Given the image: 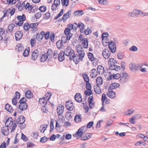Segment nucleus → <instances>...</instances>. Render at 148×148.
Masks as SVG:
<instances>
[{
	"instance_id": "nucleus-6",
	"label": "nucleus",
	"mask_w": 148,
	"mask_h": 148,
	"mask_svg": "<svg viewBox=\"0 0 148 148\" xmlns=\"http://www.w3.org/2000/svg\"><path fill=\"white\" fill-rule=\"evenodd\" d=\"M71 29L70 28H66L64 30V33L66 36V40H69L73 36V34L70 33Z\"/></svg>"
},
{
	"instance_id": "nucleus-63",
	"label": "nucleus",
	"mask_w": 148,
	"mask_h": 148,
	"mask_svg": "<svg viewBox=\"0 0 148 148\" xmlns=\"http://www.w3.org/2000/svg\"><path fill=\"white\" fill-rule=\"evenodd\" d=\"M20 93L18 91H16L15 93V96L13 98H15L16 99H19L20 98Z\"/></svg>"
},
{
	"instance_id": "nucleus-49",
	"label": "nucleus",
	"mask_w": 148,
	"mask_h": 148,
	"mask_svg": "<svg viewBox=\"0 0 148 148\" xmlns=\"http://www.w3.org/2000/svg\"><path fill=\"white\" fill-rule=\"evenodd\" d=\"M29 12L30 13L31 12L33 13L35 12V10L34 9V7L32 5H30L29 4Z\"/></svg>"
},
{
	"instance_id": "nucleus-33",
	"label": "nucleus",
	"mask_w": 148,
	"mask_h": 148,
	"mask_svg": "<svg viewBox=\"0 0 148 148\" xmlns=\"http://www.w3.org/2000/svg\"><path fill=\"white\" fill-rule=\"evenodd\" d=\"M84 14V12L82 10H78L74 12L73 13L74 15L75 16L77 15L78 16H82Z\"/></svg>"
},
{
	"instance_id": "nucleus-35",
	"label": "nucleus",
	"mask_w": 148,
	"mask_h": 148,
	"mask_svg": "<svg viewBox=\"0 0 148 148\" xmlns=\"http://www.w3.org/2000/svg\"><path fill=\"white\" fill-rule=\"evenodd\" d=\"M82 46L84 48H87L88 46V40L87 38H86L82 42Z\"/></svg>"
},
{
	"instance_id": "nucleus-21",
	"label": "nucleus",
	"mask_w": 148,
	"mask_h": 148,
	"mask_svg": "<svg viewBox=\"0 0 148 148\" xmlns=\"http://www.w3.org/2000/svg\"><path fill=\"white\" fill-rule=\"evenodd\" d=\"M71 11H69L68 12L63 15L62 19L64 22H65L67 19L71 16Z\"/></svg>"
},
{
	"instance_id": "nucleus-41",
	"label": "nucleus",
	"mask_w": 148,
	"mask_h": 148,
	"mask_svg": "<svg viewBox=\"0 0 148 148\" xmlns=\"http://www.w3.org/2000/svg\"><path fill=\"white\" fill-rule=\"evenodd\" d=\"M71 112L68 111L66 113L65 118L68 120H70L71 119V116L70 113Z\"/></svg>"
},
{
	"instance_id": "nucleus-4",
	"label": "nucleus",
	"mask_w": 148,
	"mask_h": 148,
	"mask_svg": "<svg viewBox=\"0 0 148 148\" xmlns=\"http://www.w3.org/2000/svg\"><path fill=\"white\" fill-rule=\"evenodd\" d=\"M142 67V66L139 64H136L134 63H130L129 65L130 69L133 72L139 70Z\"/></svg>"
},
{
	"instance_id": "nucleus-20",
	"label": "nucleus",
	"mask_w": 148,
	"mask_h": 148,
	"mask_svg": "<svg viewBox=\"0 0 148 148\" xmlns=\"http://www.w3.org/2000/svg\"><path fill=\"white\" fill-rule=\"evenodd\" d=\"M7 127H3L1 129V132L4 136L8 135L9 133V129Z\"/></svg>"
},
{
	"instance_id": "nucleus-24",
	"label": "nucleus",
	"mask_w": 148,
	"mask_h": 148,
	"mask_svg": "<svg viewBox=\"0 0 148 148\" xmlns=\"http://www.w3.org/2000/svg\"><path fill=\"white\" fill-rule=\"evenodd\" d=\"M16 50V51L19 52L22 51L24 49V47L23 45L22 44H17L15 47Z\"/></svg>"
},
{
	"instance_id": "nucleus-39",
	"label": "nucleus",
	"mask_w": 148,
	"mask_h": 148,
	"mask_svg": "<svg viewBox=\"0 0 148 148\" xmlns=\"http://www.w3.org/2000/svg\"><path fill=\"white\" fill-rule=\"evenodd\" d=\"M99 86H97L96 88L95 86L94 87V89L95 92L98 94H99L101 92V90Z\"/></svg>"
},
{
	"instance_id": "nucleus-55",
	"label": "nucleus",
	"mask_w": 148,
	"mask_h": 148,
	"mask_svg": "<svg viewBox=\"0 0 148 148\" xmlns=\"http://www.w3.org/2000/svg\"><path fill=\"white\" fill-rule=\"evenodd\" d=\"M121 77V75L119 73L112 75L113 79H118Z\"/></svg>"
},
{
	"instance_id": "nucleus-56",
	"label": "nucleus",
	"mask_w": 148,
	"mask_h": 148,
	"mask_svg": "<svg viewBox=\"0 0 148 148\" xmlns=\"http://www.w3.org/2000/svg\"><path fill=\"white\" fill-rule=\"evenodd\" d=\"M129 49L131 51H136L138 50V48L136 46H133L130 48Z\"/></svg>"
},
{
	"instance_id": "nucleus-18",
	"label": "nucleus",
	"mask_w": 148,
	"mask_h": 148,
	"mask_svg": "<svg viewBox=\"0 0 148 148\" xmlns=\"http://www.w3.org/2000/svg\"><path fill=\"white\" fill-rule=\"evenodd\" d=\"M65 55L64 51H61L58 54V58L59 61L62 62L64 59V55Z\"/></svg>"
},
{
	"instance_id": "nucleus-1",
	"label": "nucleus",
	"mask_w": 148,
	"mask_h": 148,
	"mask_svg": "<svg viewBox=\"0 0 148 148\" xmlns=\"http://www.w3.org/2000/svg\"><path fill=\"white\" fill-rule=\"evenodd\" d=\"M78 55L75 54V56L72 59L73 62L76 64H77L80 61H82L85 55V52L83 48L81 47L80 48L77 49Z\"/></svg>"
},
{
	"instance_id": "nucleus-12",
	"label": "nucleus",
	"mask_w": 148,
	"mask_h": 148,
	"mask_svg": "<svg viewBox=\"0 0 148 148\" xmlns=\"http://www.w3.org/2000/svg\"><path fill=\"white\" fill-rule=\"evenodd\" d=\"M39 51L37 49L34 50L32 52L31 55V59L33 61H35L39 56Z\"/></svg>"
},
{
	"instance_id": "nucleus-3",
	"label": "nucleus",
	"mask_w": 148,
	"mask_h": 148,
	"mask_svg": "<svg viewBox=\"0 0 148 148\" xmlns=\"http://www.w3.org/2000/svg\"><path fill=\"white\" fill-rule=\"evenodd\" d=\"M64 52L65 55L68 57H69L70 60L71 61L75 54V53L73 50L70 47H67L65 49Z\"/></svg>"
},
{
	"instance_id": "nucleus-38",
	"label": "nucleus",
	"mask_w": 148,
	"mask_h": 148,
	"mask_svg": "<svg viewBox=\"0 0 148 148\" xmlns=\"http://www.w3.org/2000/svg\"><path fill=\"white\" fill-rule=\"evenodd\" d=\"M39 102L40 104H43L44 105H46L47 103V101L46 100L45 97L42 98H40L39 99Z\"/></svg>"
},
{
	"instance_id": "nucleus-37",
	"label": "nucleus",
	"mask_w": 148,
	"mask_h": 148,
	"mask_svg": "<svg viewBox=\"0 0 148 148\" xmlns=\"http://www.w3.org/2000/svg\"><path fill=\"white\" fill-rule=\"evenodd\" d=\"M30 24L26 22L24 24L23 28L25 31H28L29 30Z\"/></svg>"
},
{
	"instance_id": "nucleus-30",
	"label": "nucleus",
	"mask_w": 148,
	"mask_h": 148,
	"mask_svg": "<svg viewBox=\"0 0 148 148\" xmlns=\"http://www.w3.org/2000/svg\"><path fill=\"white\" fill-rule=\"evenodd\" d=\"M48 125L43 124L41 125L40 128V130L41 133H44L45 131L46 130L47 128Z\"/></svg>"
},
{
	"instance_id": "nucleus-44",
	"label": "nucleus",
	"mask_w": 148,
	"mask_h": 148,
	"mask_svg": "<svg viewBox=\"0 0 148 148\" xmlns=\"http://www.w3.org/2000/svg\"><path fill=\"white\" fill-rule=\"evenodd\" d=\"M50 128L49 130L50 133L53 130L54 128L53 125V120L51 119L50 122Z\"/></svg>"
},
{
	"instance_id": "nucleus-29",
	"label": "nucleus",
	"mask_w": 148,
	"mask_h": 148,
	"mask_svg": "<svg viewBox=\"0 0 148 148\" xmlns=\"http://www.w3.org/2000/svg\"><path fill=\"white\" fill-rule=\"evenodd\" d=\"M82 76L85 82L86 83H89V79L88 76L86 73L82 74Z\"/></svg>"
},
{
	"instance_id": "nucleus-15",
	"label": "nucleus",
	"mask_w": 148,
	"mask_h": 148,
	"mask_svg": "<svg viewBox=\"0 0 148 148\" xmlns=\"http://www.w3.org/2000/svg\"><path fill=\"white\" fill-rule=\"evenodd\" d=\"M65 106L66 108L70 111H72L73 110L74 106L71 101L66 102Z\"/></svg>"
},
{
	"instance_id": "nucleus-59",
	"label": "nucleus",
	"mask_w": 148,
	"mask_h": 148,
	"mask_svg": "<svg viewBox=\"0 0 148 148\" xmlns=\"http://www.w3.org/2000/svg\"><path fill=\"white\" fill-rule=\"evenodd\" d=\"M78 27V25L77 24L75 23L72 24V29H73L74 31H76L77 28Z\"/></svg>"
},
{
	"instance_id": "nucleus-34",
	"label": "nucleus",
	"mask_w": 148,
	"mask_h": 148,
	"mask_svg": "<svg viewBox=\"0 0 148 148\" xmlns=\"http://www.w3.org/2000/svg\"><path fill=\"white\" fill-rule=\"evenodd\" d=\"M97 70L99 74H102L104 71V68L102 66L99 65L97 67Z\"/></svg>"
},
{
	"instance_id": "nucleus-47",
	"label": "nucleus",
	"mask_w": 148,
	"mask_h": 148,
	"mask_svg": "<svg viewBox=\"0 0 148 148\" xmlns=\"http://www.w3.org/2000/svg\"><path fill=\"white\" fill-rule=\"evenodd\" d=\"M64 10L62 9L60 12L56 16L54 17V19H57L59 17H60L63 14V12Z\"/></svg>"
},
{
	"instance_id": "nucleus-19",
	"label": "nucleus",
	"mask_w": 148,
	"mask_h": 148,
	"mask_svg": "<svg viewBox=\"0 0 148 148\" xmlns=\"http://www.w3.org/2000/svg\"><path fill=\"white\" fill-rule=\"evenodd\" d=\"M18 108L22 111L25 110L27 108V104L26 103H23V104L20 103Z\"/></svg>"
},
{
	"instance_id": "nucleus-43",
	"label": "nucleus",
	"mask_w": 148,
	"mask_h": 148,
	"mask_svg": "<svg viewBox=\"0 0 148 148\" xmlns=\"http://www.w3.org/2000/svg\"><path fill=\"white\" fill-rule=\"evenodd\" d=\"M15 26V25L13 23H11L9 24L8 27V29L9 31L10 32H12Z\"/></svg>"
},
{
	"instance_id": "nucleus-60",
	"label": "nucleus",
	"mask_w": 148,
	"mask_h": 148,
	"mask_svg": "<svg viewBox=\"0 0 148 148\" xmlns=\"http://www.w3.org/2000/svg\"><path fill=\"white\" fill-rule=\"evenodd\" d=\"M10 37L8 34H6L4 37L3 40L4 41V42L5 44H7V41L9 40Z\"/></svg>"
},
{
	"instance_id": "nucleus-2",
	"label": "nucleus",
	"mask_w": 148,
	"mask_h": 148,
	"mask_svg": "<svg viewBox=\"0 0 148 148\" xmlns=\"http://www.w3.org/2000/svg\"><path fill=\"white\" fill-rule=\"evenodd\" d=\"M116 62L114 58H110L108 61L109 69L112 70H115L117 71H120L121 69V67L116 65Z\"/></svg>"
},
{
	"instance_id": "nucleus-25",
	"label": "nucleus",
	"mask_w": 148,
	"mask_h": 148,
	"mask_svg": "<svg viewBox=\"0 0 148 148\" xmlns=\"http://www.w3.org/2000/svg\"><path fill=\"white\" fill-rule=\"evenodd\" d=\"M107 95L108 96L112 99L115 98V93L112 90L109 91L107 92Z\"/></svg>"
},
{
	"instance_id": "nucleus-31",
	"label": "nucleus",
	"mask_w": 148,
	"mask_h": 148,
	"mask_svg": "<svg viewBox=\"0 0 148 148\" xmlns=\"http://www.w3.org/2000/svg\"><path fill=\"white\" fill-rule=\"evenodd\" d=\"M48 56L45 53L44 54H42L40 58V61L41 62H45L47 60V59L48 58Z\"/></svg>"
},
{
	"instance_id": "nucleus-13",
	"label": "nucleus",
	"mask_w": 148,
	"mask_h": 148,
	"mask_svg": "<svg viewBox=\"0 0 148 148\" xmlns=\"http://www.w3.org/2000/svg\"><path fill=\"white\" fill-rule=\"evenodd\" d=\"M25 121V119L23 116L21 115L18 116L16 120H15L14 122L17 124H22L24 123Z\"/></svg>"
},
{
	"instance_id": "nucleus-16",
	"label": "nucleus",
	"mask_w": 148,
	"mask_h": 148,
	"mask_svg": "<svg viewBox=\"0 0 148 148\" xmlns=\"http://www.w3.org/2000/svg\"><path fill=\"white\" fill-rule=\"evenodd\" d=\"M23 36V32L21 31L16 32L15 34L16 40L19 41L22 38Z\"/></svg>"
},
{
	"instance_id": "nucleus-61",
	"label": "nucleus",
	"mask_w": 148,
	"mask_h": 148,
	"mask_svg": "<svg viewBox=\"0 0 148 148\" xmlns=\"http://www.w3.org/2000/svg\"><path fill=\"white\" fill-rule=\"evenodd\" d=\"M48 139V138H47L45 136H44L41 138L40 140V142L42 143H45L47 140Z\"/></svg>"
},
{
	"instance_id": "nucleus-64",
	"label": "nucleus",
	"mask_w": 148,
	"mask_h": 148,
	"mask_svg": "<svg viewBox=\"0 0 148 148\" xmlns=\"http://www.w3.org/2000/svg\"><path fill=\"white\" fill-rule=\"evenodd\" d=\"M99 3L103 5H106L108 3V1L106 0H98Z\"/></svg>"
},
{
	"instance_id": "nucleus-58",
	"label": "nucleus",
	"mask_w": 148,
	"mask_h": 148,
	"mask_svg": "<svg viewBox=\"0 0 148 148\" xmlns=\"http://www.w3.org/2000/svg\"><path fill=\"white\" fill-rule=\"evenodd\" d=\"M92 32L91 30L89 29V28H88L86 29L84 31V33L86 35H88L89 34H90Z\"/></svg>"
},
{
	"instance_id": "nucleus-54",
	"label": "nucleus",
	"mask_w": 148,
	"mask_h": 148,
	"mask_svg": "<svg viewBox=\"0 0 148 148\" xmlns=\"http://www.w3.org/2000/svg\"><path fill=\"white\" fill-rule=\"evenodd\" d=\"M107 97L106 94H103L101 97V101L102 102V105L103 106L104 105V102L105 100L106 99Z\"/></svg>"
},
{
	"instance_id": "nucleus-5",
	"label": "nucleus",
	"mask_w": 148,
	"mask_h": 148,
	"mask_svg": "<svg viewBox=\"0 0 148 148\" xmlns=\"http://www.w3.org/2000/svg\"><path fill=\"white\" fill-rule=\"evenodd\" d=\"M87 127L86 126H84L80 127L76 132V135L77 137H81L84 133H85L87 130Z\"/></svg>"
},
{
	"instance_id": "nucleus-36",
	"label": "nucleus",
	"mask_w": 148,
	"mask_h": 148,
	"mask_svg": "<svg viewBox=\"0 0 148 148\" xmlns=\"http://www.w3.org/2000/svg\"><path fill=\"white\" fill-rule=\"evenodd\" d=\"M18 20L23 21H25L26 20V17L25 16L24 14H23L22 16H18L17 17Z\"/></svg>"
},
{
	"instance_id": "nucleus-48",
	"label": "nucleus",
	"mask_w": 148,
	"mask_h": 148,
	"mask_svg": "<svg viewBox=\"0 0 148 148\" xmlns=\"http://www.w3.org/2000/svg\"><path fill=\"white\" fill-rule=\"evenodd\" d=\"M74 120L76 122H79L81 121V119L79 115L77 114L75 117Z\"/></svg>"
},
{
	"instance_id": "nucleus-27",
	"label": "nucleus",
	"mask_w": 148,
	"mask_h": 148,
	"mask_svg": "<svg viewBox=\"0 0 148 148\" xmlns=\"http://www.w3.org/2000/svg\"><path fill=\"white\" fill-rule=\"evenodd\" d=\"M5 108L6 110L10 113H11L13 112L12 107L8 103H7L5 104Z\"/></svg>"
},
{
	"instance_id": "nucleus-45",
	"label": "nucleus",
	"mask_w": 148,
	"mask_h": 148,
	"mask_svg": "<svg viewBox=\"0 0 148 148\" xmlns=\"http://www.w3.org/2000/svg\"><path fill=\"white\" fill-rule=\"evenodd\" d=\"M28 49H26L24 51V52L23 53V56L25 57H27V56L29 53V48H28Z\"/></svg>"
},
{
	"instance_id": "nucleus-22",
	"label": "nucleus",
	"mask_w": 148,
	"mask_h": 148,
	"mask_svg": "<svg viewBox=\"0 0 148 148\" xmlns=\"http://www.w3.org/2000/svg\"><path fill=\"white\" fill-rule=\"evenodd\" d=\"M75 101L81 103L82 102V99L81 95L79 93H77L74 96Z\"/></svg>"
},
{
	"instance_id": "nucleus-57",
	"label": "nucleus",
	"mask_w": 148,
	"mask_h": 148,
	"mask_svg": "<svg viewBox=\"0 0 148 148\" xmlns=\"http://www.w3.org/2000/svg\"><path fill=\"white\" fill-rule=\"evenodd\" d=\"M84 93L86 95L90 96L92 94V93L91 90H86L84 91Z\"/></svg>"
},
{
	"instance_id": "nucleus-51",
	"label": "nucleus",
	"mask_w": 148,
	"mask_h": 148,
	"mask_svg": "<svg viewBox=\"0 0 148 148\" xmlns=\"http://www.w3.org/2000/svg\"><path fill=\"white\" fill-rule=\"evenodd\" d=\"M52 94L50 92H47L45 95V98L48 101L50 99Z\"/></svg>"
},
{
	"instance_id": "nucleus-50",
	"label": "nucleus",
	"mask_w": 148,
	"mask_h": 148,
	"mask_svg": "<svg viewBox=\"0 0 148 148\" xmlns=\"http://www.w3.org/2000/svg\"><path fill=\"white\" fill-rule=\"evenodd\" d=\"M39 10L42 12H45L46 10V7L45 6H42L39 8Z\"/></svg>"
},
{
	"instance_id": "nucleus-62",
	"label": "nucleus",
	"mask_w": 148,
	"mask_h": 148,
	"mask_svg": "<svg viewBox=\"0 0 148 148\" xmlns=\"http://www.w3.org/2000/svg\"><path fill=\"white\" fill-rule=\"evenodd\" d=\"M84 25L82 22H80L78 23V27L81 29L82 30V29H84Z\"/></svg>"
},
{
	"instance_id": "nucleus-14",
	"label": "nucleus",
	"mask_w": 148,
	"mask_h": 148,
	"mask_svg": "<svg viewBox=\"0 0 148 148\" xmlns=\"http://www.w3.org/2000/svg\"><path fill=\"white\" fill-rule=\"evenodd\" d=\"M64 108L63 106L61 105L58 106L57 111L58 116H60L63 114L64 112Z\"/></svg>"
},
{
	"instance_id": "nucleus-9",
	"label": "nucleus",
	"mask_w": 148,
	"mask_h": 148,
	"mask_svg": "<svg viewBox=\"0 0 148 148\" xmlns=\"http://www.w3.org/2000/svg\"><path fill=\"white\" fill-rule=\"evenodd\" d=\"M128 76V75L127 73H123L121 76V75L119 82L123 84L126 82L128 80L127 78Z\"/></svg>"
},
{
	"instance_id": "nucleus-28",
	"label": "nucleus",
	"mask_w": 148,
	"mask_h": 148,
	"mask_svg": "<svg viewBox=\"0 0 148 148\" xmlns=\"http://www.w3.org/2000/svg\"><path fill=\"white\" fill-rule=\"evenodd\" d=\"M97 86H100L103 83V79L101 77H99L96 79Z\"/></svg>"
},
{
	"instance_id": "nucleus-23",
	"label": "nucleus",
	"mask_w": 148,
	"mask_h": 148,
	"mask_svg": "<svg viewBox=\"0 0 148 148\" xmlns=\"http://www.w3.org/2000/svg\"><path fill=\"white\" fill-rule=\"evenodd\" d=\"M92 134L90 133L84 134L81 137V139L82 140H85L90 138L91 137Z\"/></svg>"
},
{
	"instance_id": "nucleus-8",
	"label": "nucleus",
	"mask_w": 148,
	"mask_h": 148,
	"mask_svg": "<svg viewBox=\"0 0 148 148\" xmlns=\"http://www.w3.org/2000/svg\"><path fill=\"white\" fill-rule=\"evenodd\" d=\"M39 23H31L30 24L29 30L30 31L32 32H34L38 30L37 26L38 25Z\"/></svg>"
},
{
	"instance_id": "nucleus-52",
	"label": "nucleus",
	"mask_w": 148,
	"mask_h": 148,
	"mask_svg": "<svg viewBox=\"0 0 148 148\" xmlns=\"http://www.w3.org/2000/svg\"><path fill=\"white\" fill-rule=\"evenodd\" d=\"M117 57L119 59H122L123 58V54L121 52H119L117 54Z\"/></svg>"
},
{
	"instance_id": "nucleus-26",
	"label": "nucleus",
	"mask_w": 148,
	"mask_h": 148,
	"mask_svg": "<svg viewBox=\"0 0 148 148\" xmlns=\"http://www.w3.org/2000/svg\"><path fill=\"white\" fill-rule=\"evenodd\" d=\"M90 73H91L90 75V76L91 77L93 78H95L97 75V70L94 69H93L91 70Z\"/></svg>"
},
{
	"instance_id": "nucleus-42",
	"label": "nucleus",
	"mask_w": 148,
	"mask_h": 148,
	"mask_svg": "<svg viewBox=\"0 0 148 148\" xmlns=\"http://www.w3.org/2000/svg\"><path fill=\"white\" fill-rule=\"evenodd\" d=\"M88 56L89 60L91 61H93L94 60V57L93 54L90 52L88 53Z\"/></svg>"
},
{
	"instance_id": "nucleus-40",
	"label": "nucleus",
	"mask_w": 148,
	"mask_h": 148,
	"mask_svg": "<svg viewBox=\"0 0 148 148\" xmlns=\"http://www.w3.org/2000/svg\"><path fill=\"white\" fill-rule=\"evenodd\" d=\"M53 54V52L52 50L51 49H48L46 55L48 58L49 57L50 58H51L52 57Z\"/></svg>"
},
{
	"instance_id": "nucleus-7",
	"label": "nucleus",
	"mask_w": 148,
	"mask_h": 148,
	"mask_svg": "<svg viewBox=\"0 0 148 148\" xmlns=\"http://www.w3.org/2000/svg\"><path fill=\"white\" fill-rule=\"evenodd\" d=\"M109 44V48L111 52L114 53L116 51V45L115 42L112 41L108 42Z\"/></svg>"
},
{
	"instance_id": "nucleus-53",
	"label": "nucleus",
	"mask_w": 148,
	"mask_h": 148,
	"mask_svg": "<svg viewBox=\"0 0 148 148\" xmlns=\"http://www.w3.org/2000/svg\"><path fill=\"white\" fill-rule=\"evenodd\" d=\"M23 21H21V20L19 21L18 22L17 21L15 22V24H16V27H17V25H18L19 26H21L23 24Z\"/></svg>"
},
{
	"instance_id": "nucleus-46",
	"label": "nucleus",
	"mask_w": 148,
	"mask_h": 148,
	"mask_svg": "<svg viewBox=\"0 0 148 148\" xmlns=\"http://www.w3.org/2000/svg\"><path fill=\"white\" fill-rule=\"evenodd\" d=\"M27 99L25 97H23L19 101L18 103H26L27 102Z\"/></svg>"
},
{
	"instance_id": "nucleus-11",
	"label": "nucleus",
	"mask_w": 148,
	"mask_h": 148,
	"mask_svg": "<svg viewBox=\"0 0 148 148\" xmlns=\"http://www.w3.org/2000/svg\"><path fill=\"white\" fill-rule=\"evenodd\" d=\"M64 39H65V37L63 36L62 38V40H59L56 42V45L58 49L62 48L63 47V43H65L66 42V41H64Z\"/></svg>"
},
{
	"instance_id": "nucleus-10",
	"label": "nucleus",
	"mask_w": 148,
	"mask_h": 148,
	"mask_svg": "<svg viewBox=\"0 0 148 148\" xmlns=\"http://www.w3.org/2000/svg\"><path fill=\"white\" fill-rule=\"evenodd\" d=\"M111 52V51L108 49H104L102 52V55L104 58L106 59H108L110 57Z\"/></svg>"
},
{
	"instance_id": "nucleus-32",
	"label": "nucleus",
	"mask_w": 148,
	"mask_h": 148,
	"mask_svg": "<svg viewBox=\"0 0 148 148\" xmlns=\"http://www.w3.org/2000/svg\"><path fill=\"white\" fill-rule=\"evenodd\" d=\"M33 94L31 93V91L28 90L25 92V95L26 98L28 99H30L33 97Z\"/></svg>"
},
{
	"instance_id": "nucleus-17",
	"label": "nucleus",
	"mask_w": 148,
	"mask_h": 148,
	"mask_svg": "<svg viewBox=\"0 0 148 148\" xmlns=\"http://www.w3.org/2000/svg\"><path fill=\"white\" fill-rule=\"evenodd\" d=\"M109 36V34L107 32H105L102 35V43H107L108 40L107 39V37Z\"/></svg>"
}]
</instances>
